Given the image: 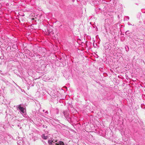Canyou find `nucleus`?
Masks as SVG:
<instances>
[{
	"label": "nucleus",
	"mask_w": 145,
	"mask_h": 145,
	"mask_svg": "<svg viewBox=\"0 0 145 145\" xmlns=\"http://www.w3.org/2000/svg\"><path fill=\"white\" fill-rule=\"evenodd\" d=\"M55 142H56L55 143L56 145H65L63 142L62 141H59L57 142V140L54 141V140L50 139L48 141V143L50 145H52V143H55Z\"/></svg>",
	"instance_id": "obj_1"
},
{
	"label": "nucleus",
	"mask_w": 145,
	"mask_h": 145,
	"mask_svg": "<svg viewBox=\"0 0 145 145\" xmlns=\"http://www.w3.org/2000/svg\"><path fill=\"white\" fill-rule=\"evenodd\" d=\"M17 110H19L20 111V112H21L24 113L25 112V108L23 107H21V105H19L18 106H17Z\"/></svg>",
	"instance_id": "obj_2"
},
{
	"label": "nucleus",
	"mask_w": 145,
	"mask_h": 145,
	"mask_svg": "<svg viewBox=\"0 0 145 145\" xmlns=\"http://www.w3.org/2000/svg\"><path fill=\"white\" fill-rule=\"evenodd\" d=\"M65 118L67 119L69 117V114L68 113V111L67 110L64 111L63 112Z\"/></svg>",
	"instance_id": "obj_3"
},
{
	"label": "nucleus",
	"mask_w": 145,
	"mask_h": 145,
	"mask_svg": "<svg viewBox=\"0 0 145 145\" xmlns=\"http://www.w3.org/2000/svg\"><path fill=\"white\" fill-rule=\"evenodd\" d=\"M41 137L44 140H46L48 138V137L47 136H45V134H42L41 135Z\"/></svg>",
	"instance_id": "obj_4"
},
{
	"label": "nucleus",
	"mask_w": 145,
	"mask_h": 145,
	"mask_svg": "<svg viewBox=\"0 0 145 145\" xmlns=\"http://www.w3.org/2000/svg\"><path fill=\"white\" fill-rule=\"evenodd\" d=\"M43 143H44V144L45 145H46V142L45 141H43Z\"/></svg>",
	"instance_id": "obj_5"
},
{
	"label": "nucleus",
	"mask_w": 145,
	"mask_h": 145,
	"mask_svg": "<svg viewBox=\"0 0 145 145\" xmlns=\"http://www.w3.org/2000/svg\"><path fill=\"white\" fill-rule=\"evenodd\" d=\"M43 127H45V125H43Z\"/></svg>",
	"instance_id": "obj_6"
},
{
	"label": "nucleus",
	"mask_w": 145,
	"mask_h": 145,
	"mask_svg": "<svg viewBox=\"0 0 145 145\" xmlns=\"http://www.w3.org/2000/svg\"><path fill=\"white\" fill-rule=\"evenodd\" d=\"M127 18L128 19V20L129 19V17H127Z\"/></svg>",
	"instance_id": "obj_7"
},
{
	"label": "nucleus",
	"mask_w": 145,
	"mask_h": 145,
	"mask_svg": "<svg viewBox=\"0 0 145 145\" xmlns=\"http://www.w3.org/2000/svg\"><path fill=\"white\" fill-rule=\"evenodd\" d=\"M144 24H145V21L144 22Z\"/></svg>",
	"instance_id": "obj_8"
}]
</instances>
